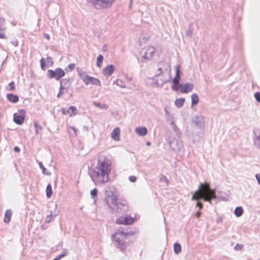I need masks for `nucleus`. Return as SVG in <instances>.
I'll use <instances>...</instances> for the list:
<instances>
[{"mask_svg":"<svg viewBox=\"0 0 260 260\" xmlns=\"http://www.w3.org/2000/svg\"><path fill=\"white\" fill-rule=\"evenodd\" d=\"M112 161L105 156H100L97 165L90 172V176L95 184H103L109 180L111 171Z\"/></svg>","mask_w":260,"mask_h":260,"instance_id":"f257e3e1","label":"nucleus"},{"mask_svg":"<svg viewBox=\"0 0 260 260\" xmlns=\"http://www.w3.org/2000/svg\"><path fill=\"white\" fill-rule=\"evenodd\" d=\"M200 198L211 203L212 199H218L226 201L228 199V196L221 191L217 194L216 190L211 188L209 184L205 182L200 184L198 189L192 195L191 200H198Z\"/></svg>","mask_w":260,"mask_h":260,"instance_id":"f03ea898","label":"nucleus"},{"mask_svg":"<svg viewBox=\"0 0 260 260\" xmlns=\"http://www.w3.org/2000/svg\"><path fill=\"white\" fill-rule=\"evenodd\" d=\"M112 238L116 243V246L123 251L128 244L126 242L127 234L123 231L118 230L112 235Z\"/></svg>","mask_w":260,"mask_h":260,"instance_id":"7ed1b4c3","label":"nucleus"},{"mask_svg":"<svg viewBox=\"0 0 260 260\" xmlns=\"http://www.w3.org/2000/svg\"><path fill=\"white\" fill-rule=\"evenodd\" d=\"M108 207L111 209L113 213L123 214L128 211L129 207L127 202L125 200L113 202Z\"/></svg>","mask_w":260,"mask_h":260,"instance_id":"20e7f679","label":"nucleus"},{"mask_svg":"<svg viewBox=\"0 0 260 260\" xmlns=\"http://www.w3.org/2000/svg\"><path fill=\"white\" fill-rule=\"evenodd\" d=\"M115 1V0H87L88 4L97 10L111 8Z\"/></svg>","mask_w":260,"mask_h":260,"instance_id":"39448f33","label":"nucleus"},{"mask_svg":"<svg viewBox=\"0 0 260 260\" xmlns=\"http://www.w3.org/2000/svg\"><path fill=\"white\" fill-rule=\"evenodd\" d=\"M158 67L156 73L155 74V76L153 78H148L146 80V83L147 84L159 87L162 85V67H161V64L158 63Z\"/></svg>","mask_w":260,"mask_h":260,"instance_id":"423d86ee","label":"nucleus"},{"mask_svg":"<svg viewBox=\"0 0 260 260\" xmlns=\"http://www.w3.org/2000/svg\"><path fill=\"white\" fill-rule=\"evenodd\" d=\"M155 48L151 46L142 48L140 52L142 61L147 62L151 60L155 54Z\"/></svg>","mask_w":260,"mask_h":260,"instance_id":"0eeeda50","label":"nucleus"},{"mask_svg":"<svg viewBox=\"0 0 260 260\" xmlns=\"http://www.w3.org/2000/svg\"><path fill=\"white\" fill-rule=\"evenodd\" d=\"M115 188L113 186H107L105 189V198L104 201L107 206L111 205L117 199V196L114 194Z\"/></svg>","mask_w":260,"mask_h":260,"instance_id":"6e6552de","label":"nucleus"},{"mask_svg":"<svg viewBox=\"0 0 260 260\" xmlns=\"http://www.w3.org/2000/svg\"><path fill=\"white\" fill-rule=\"evenodd\" d=\"M64 76V71L60 68H57L54 70H48L47 72V76L49 79L59 80Z\"/></svg>","mask_w":260,"mask_h":260,"instance_id":"1a4fd4ad","label":"nucleus"},{"mask_svg":"<svg viewBox=\"0 0 260 260\" xmlns=\"http://www.w3.org/2000/svg\"><path fill=\"white\" fill-rule=\"evenodd\" d=\"M165 110L166 113V122L171 126L174 132L176 133V135L178 137H180L181 135V133L179 130V128L174 123V117L173 115L169 113V112L166 109Z\"/></svg>","mask_w":260,"mask_h":260,"instance_id":"9d476101","label":"nucleus"},{"mask_svg":"<svg viewBox=\"0 0 260 260\" xmlns=\"http://www.w3.org/2000/svg\"><path fill=\"white\" fill-rule=\"evenodd\" d=\"M176 75L173 79V85H172V89L173 90L177 91V86L180 83L181 71L180 70V66L177 65L175 67Z\"/></svg>","mask_w":260,"mask_h":260,"instance_id":"9b49d317","label":"nucleus"},{"mask_svg":"<svg viewBox=\"0 0 260 260\" xmlns=\"http://www.w3.org/2000/svg\"><path fill=\"white\" fill-rule=\"evenodd\" d=\"M136 218L132 217L129 215H126L125 216H121L118 218L116 220V222L120 224L130 225L134 223Z\"/></svg>","mask_w":260,"mask_h":260,"instance_id":"f8f14e48","label":"nucleus"},{"mask_svg":"<svg viewBox=\"0 0 260 260\" xmlns=\"http://www.w3.org/2000/svg\"><path fill=\"white\" fill-rule=\"evenodd\" d=\"M204 117L201 115H197L192 119V123L200 129H203L204 127Z\"/></svg>","mask_w":260,"mask_h":260,"instance_id":"ddd939ff","label":"nucleus"},{"mask_svg":"<svg viewBox=\"0 0 260 260\" xmlns=\"http://www.w3.org/2000/svg\"><path fill=\"white\" fill-rule=\"evenodd\" d=\"M193 84L191 83H187L184 84H179L177 86V91L180 89L182 93H187L191 91L193 88Z\"/></svg>","mask_w":260,"mask_h":260,"instance_id":"4468645a","label":"nucleus"},{"mask_svg":"<svg viewBox=\"0 0 260 260\" xmlns=\"http://www.w3.org/2000/svg\"><path fill=\"white\" fill-rule=\"evenodd\" d=\"M253 141L254 146L260 150V129H255L253 131Z\"/></svg>","mask_w":260,"mask_h":260,"instance_id":"2eb2a0df","label":"nucleus"},{"mask_svg":"<svg viewBox=\"0 0 260 260\" xmlns=\"http://www.w3.org/2000/svg\"><path fill=\"white\" fill-rule=\"evenodd\" d=\"M115 70L114 66L109 64L103 69L102 72L105 76H110L113 73Z\"/></svg>","mask_w":260,"mask_h":260,"instance_id":"dca6fc26","label":"nucleus"},{"mask_svg":"<svg viewBox=\"0 0 260 260\" xmlns=\"http://www.w3.org/2000/svg\"><path fill=\"white\" fill-rule=\"evenodd\" d=\"M73 82V78L72 77H69L60 79V84H63V85L67 88V91Z\"/></svg>","mask_w":260,"mask_h":260,"instance_id":"f3484780","label":"nucleus"},{"mask_svg":"<svg viewBox=\"0 0 260 260\" xmlns=\"http://www.w3.org/2000/svg\"><path fill=\"white\" fill-rule=\"evenodd\" d=\"M13 119L14 121L17 124L21 125L22 124L25 119V116L22 114H18L17 113H15L13 115Z\"/></svg>","mask_w":260,"mask_h":260,"instance_id":"a211bd4d","label":"nucleus"},{"mask_svg":"<svg viewBox=\"0 0 260 260\" xmlns=\"http://www.w3.org/2000/svg\"><path fill=\"white\" fill-rule=\"evenodd\" d=\"M85 84L86 85L91 84L92 85H97V86H101V81H100V80H99L98 79L95 78L94 77H91V76H89L88 77V79L86 81Z\"/></svg>","mask_w":260,"mask_h":260,"instance_id":"6ab92c4d","label":"nucleus"},{"mask_svg":"<svg viewBox=\"0 0 260 260\" xmlns=\"http://www.w3.org/2000/svg\"><path fill=\"white\" fill-rule=\"evenodd\" d=\"M169 144L170 147L174 150H178L181 147V144L179 143L176 139H173L172 141H169Z\"/></svg>","mask_w":260,"mask_h":260,"instance_id":"aec40b11","label":"nucleus"},{"mask_svg":"<svg viewBox=\"0 0 260 260\" xmlns=\"http://www.w3.org/2000/svg\"><path fill=\"white\" fill-rule=\"evenodd\" d=\"M76 111V108L74 106H70L68 109L63 108L62 110L63 114L69 115L71 116L73 115H75Z\"/></svg>","mask_w":260,"mask_h":260,"instance_id":"412c9836","label":"nucleus"},{"mask_svg":"<svg viewBox=\"0 0 260 260\" xmlns=\"http://www.w3.org/2000/svg\"><path fill=\"white\" fill-rule=\"evenodd\" d=\"M77 73L80 78L82 80V81L85 83L86 81L87 80L88 77L89 76L87 75L86 73L83 71L79 68H77L76 69Z\"/></svg>","mask_w":260,"mask_h":260,"instance_id":"4be33fe9","label":"nucleus"},{"mask_svg":"<svg viewBox=\"0 0 260 260\" xmlns=\"http://www.w3.org/2000/svg\"><path fill=\"white\" fill-rule=\"evenodd\" d=\"M119 135H120V129L118 127H117V128H115L111 134V138L115 140V141H118L120 139L119 138Z\"/></svg>","mask_w":260,"mask_h":260,"instance_id":"5701e85b","label":"nucleus"},{"mask_svg":"<svg viewBox=\"0 0 260 260\" xmlns=\"http://www.w3.org/2000/svg\"><path fill=\"white\" fill-rule=\"evenodd\" d=\"M147 132V129L145 127H139L136 128V133L141 136H146Z\"/></svg>","mask_w":260,"mask_h":260,"instance_id":"b1692460","label":"nucleus"},{"mask_svg":"<svg viewBox=\"0 0 260 260\" xmlns=\"http://www.w3.org/2000/svg\"><path fill=\"white\" fill-rule=\"evenodd\" d=\"M7 98L9 101L15 103H17L19 100V98L17 95H15L13 93H8L7 94Z\"/></svg>","mask_w":260,"mask_h":260,"instance_id":"393cba45","label":"nucleus"},{"mask_svg":"<svg viewBox=\"0 0 260 260\" xmlns=\"http://www.w3.org/2000/svg\"><path fill=\"white\" fill-rule=\"evenodd\" d=\"M185 99L183 98L177 99L175 101V105L178 108H181L184 104Z\"/></svg>","mask_w":260,"mask_h":260,"instance_id":"a878e982","label":"nucleus"},{"mask_svg":"<svg viewBox=\"0 0 260 260\" xmlns=\"http://www.w3.org/2000/svg\"><path fill=\"white\" fill-rule=\"evenodd\" d=\"M68 253H69L68 250L67 249H63L61 253L58 255L55 258H54L52 260H59L61 258L63 257L64 256H66L67 255H68Z\"/></svg>","mask_w":260,"mask_h":260,"instance_id":"bb28decb","label":"nucleus"},{"mask_svg":"<svg viewBox=\"0 0 260 260\" xmlns=\"http://www.w3.org/2000/svg\"><path fill=\"white\" fill-rule=\"evenodd\" d=\"M12 216V212L10 210H6L5 215L4 218V222L6 223H8L10 221L11 217Z\"/></svg>","mask_w":260,"mask_h":260,"instance_id":"cd10ccee","label":"nucleus"},{"mask_svg":"<svg viewBox=\"0 0 260 260\" xmlns=\"http://www.w3.org/2000/svg\"><path fill=\"white\" fill-rule=\"evenodd\" d=\"M243 213V210L242 207H237L234 210V214L237 217H240Z\"/></svg>","mask_w":260,"mask_h":260,"instance_id":"c85d7f7f","label":"nucleus"},{"mask_svg":"<svg viewBox=\"0 0 260 260\" xmlns=\"http://www.w3.org/2000/svg\"><path fill=\"white\" fill-rule=\"evenodd\" d=\"M191 99L192 106L197 104L199 101L198 95L196 93H193L191 95Z\"/></svg>","mask_w":260,"mask_h":260,"instance_id":"c756f323","label":"nucleus"},{"mask_svg":"<svg viewBox=\"0 0 260 260\" xmlns=\"http://www.w3.org/2000/svg\"><path fill=\"white\" fill-rule=\"evenodd\" d=\"M114 84H116L117 86H119L121 88H125V84L123 81L121 79H116L115 81L113 82Z\"/></svg>","mask_w":260,"mask_h":260,"instance_id":"7c9ffc66","label":"nucleus"},{"mask_svg":"<svg viewBox=\"0 0 260 260\" xmlns=\"http://www.w3.org/2000/svg\"><path fill=\"white\" fill-rule=\"evenodd\" d=\"M174 251L176 254L179 253L181 251V245L178 243H175L174 244Z\"/></svg>","mask_w":260,"mask_h":260,"instance_id":"2f4dec72","label":"nucleus"},{"mask_svg":"<svg viewBox=\"0 0 260 260\" xmlns=\"http://www.w3.org/2000/svg\"><path fill=\"white\" fill-rule=\"evenodd\" d=\"M39 165L42 171V173L44 175H46L47 176H50L51 175V173L46 170V168L44 167L43 164L41 162H39Z\"/></svg>","mask_w":260,"mask_h":260,"instance_id":"473e14b6","label":"nucleus"},{"mask_svg":"<svg viewBox=\"0 0 260 260\" xmlns=\"http://www.w3.org/2000/svg\"><path fill=\"white\" fill-rule=\"evenodd\" d=\"M52 194V189L51 184L47 185L46 187V196L48 198H50Z\"/></svg>","mask_w":260,"mask_h":260,"instance_id":"72a5a7b5","label":"nucleus"},{"mask_svg":"<svg viewBox=\"0 0 260 260\" xmlns=\"http://www.w3.org/2000/svg\"><path fill=\"white\" fill-rule=\"evenodd\" d=\"M92 104L96 107H98L101 109H107L108 108V106L106 104H101L99 103H97L96 102H93Z\"/></svg>","mask_w":260,"mask_h":260,"instance_id":"f704fd0d","label":"nucleus"},{"mask_svg":"<svg viewBox=\"0 0 260 260\" xmlns=\"http://www.w3.org/2000/svg\"><path fill=\"white\" fill-rule=\"evenodd\" d=\"M104 57L102 55L100 54L97 57L96 66L99 68H101L103 61Z\"/></svg>","mask_w":260,"mask_h":260,"instance_id":"c9c22d12","label":"nucleus"},{"mask_svg":"<svg viewBox=\"0 0 260 260\" xmlns=\"http://www.w3.org/2000/svg\"><path fill=\"white\" fill-rule=\"evenodd\" d=\"M90 194L94 201L98 199V190L96 188H94L90 191Z\"/></svg>","mask_w":260,"mask_h":260,"instance_id":"e433bc0d","label":"nucleus"},{"mask_svg":"<svg viewBox=\"0 0 260 260\" xmlns=\"http://www.w3.org/2000/svg\"><path fill=\"white\" fill-rule=\"evenodd\" d=\"M34 125L35 128V133L36 134H38L39 131H41L42 129V127L38 123L37 121H35Z\"/></svg>","mask_w":260,"mask_h":260,"instance_id":"4c0bfd02","label":"nucleus"},{"mask_svg":"<svg viewBox=\"0 0 260 260\" xmlns=\"http://www.w3.org/2000/svg\"><path fill=\"white\" fill-rule=\"evenodd\" d=\"M75 68V64L74 63L69 64L67 68L65 69V71L67 72H71Z\"/></svg>","mask_w":260,"mask_h":260,"instance_id":"58836bf2","label":"nucleus"},{"mask_svg":"<svg viewBox=\"0 0 260 260\" xmlns=\"http://www.w3.org/2000/svg\"><path fill=\"white\" fill-rule=\"evenodd\" d=\"M46 64L50 67L52 66L53 64V59L51 57H47L46 58Z\"/></svg>","mask_w":260,"mask_h":260,"instance_id":"ea45409f","label":"nucleus"},{"mask_svg":"<svg viewBox=\"0 0 260 260\" xmlns=\"http://www.w3.org/2000/svg\"><path fill=\"white\" fill-rule=\"evenodd\" d=\"M41 68L43 70H45V67L46 66V62L44 61V58H42L40 60Z\"/></svg>","mask_w":260,"mask_h":260,"instance_id":"a19ab883","label":"nucleus"},{"mask_svg":"<svg viewBox=\"0 0 260 260\" xmlns=\"http://www.w3.org/2000/svg\"><path fill=\"white\" fill-rule=\"evenodd\" d=\"M56 216V215H53L52 214V212L51 211L50 214L49 215H48L46 218V219H45L46 222L48 223L50 221H51V220L52 219V217H53L54 216Z\"/></svg>","mask_w":260,"mask_h":260,"instance_id":"79ce46f5","label":"nucleus"},{"mask_svg":"<svg viewBox=\"0 0 260 260\" xmlns=\"http://www.w3.org/2000/svg\"><path fill=\"white\" fill-rule=\"evenodd\" d=\"M9 87H10L9 89H8L9 90L13 91L15 88V84L14 82L12 81L9 84Z\"/></svg>","mask_w":260,"mask_h":260,"instance_id":"37998d69","label":"nucleus"},{"mask_svg":"<svg viewBox=\"0 0 260 260\" xmlns=\"http://www.w3.org/2000/svg\"><path fill=\"white\" fill-rule=\"evenodd\" d=\"M254 98L255 100L258 102H260V92H257L254 93Z\"/></svg>","mask_w":260,"mask_h":260,"instance_id":"c03bdc74","label":"nucleus"},{"mask_svg":"<svg viewBox=\"0 0 260 260\" xmlns=\"http://www.w3.org/2000/svg\"><path fill=\"white\" fill-rule=\"evenodd\" d=\"M243 245L237 244L235 246L234 249L236 250H241L243 248Z\"/></svg>","mask_w":260,"mask_h":260,"instance_id":"a18cd8bd","label":"nucleus"},{"mask_svg":"<svg viewBox=\"0 0 260 260\" xmlns=\"http://www.w3.org/2000/svg\"><path fill=\"white\" fill-rule=\"evenodd\" d=\"M200 199H201L200 198ZM199 200H200V199H199L198 200H197V202L196 203V206L199 207L200 209H201L203 208V205L201 202H199L198 201Z\"/></svg>","mask_w":260,"mask_h":260,"instance_id":"49530a36","label":"nucleus"},{"mask_svg":"<svg viewBox=\"0 0 260 260\" xmlns=\"http://www.w3.org/2000/svg\"><path fill=\"white\" fill-rule=\"evenodd\" d=\"M137 178L135 176H131L129 177V180L132 182H136Z\"/></svg>","mask_w":260,"mask_h":260,"instance_id":"de8ad7c7","label":"nucleus"},{"mask_svg":"<svg viewBox=\"0 0 260 260\" xmlns=\"http://www.w3.org/2000/svg\"><path fill=\"white\" fill-rule=\"evenodd\" d=\"M186 34L187 36H191L192 34V31L190 28L186 30Z\"/></svg>","mask_w":260,"mask_h":260,"instance_id":"09e8293b","label":"nucleus"},{"mask_svg":"<svg viewBox=\"0 0 260 260\" xmlns=\"http://www.w3.org/2000/svg\"><path fill=\"white\" fill-rule=\"evenodd\" d=\"M255 178L256 179V180L257 181L258 183L260 185V174H256L255 175Z\"/></svg>","mask_w":260,"mask_h":260,"instance_id":"8fccbe9b","label":"nucleus"},{"mask_svg":"<svg viewBox=\"0 0 260 260\" xmlns=\"http://www.w3.org/2000/svg\"><path fill=\"white\" fill-rule=\"evenodd\" d=\"M63 89L67 90V88L63 85V84H60L59 90L60 91H63Z\"/></svg>","mask_w":260,"mask_h":260,"instance_id":"3c124183","label":"nucleus"},{"mask_svg":"<svg viewBox=\"0 0 260 260\" xmlns=\"http://www.w3.org/2000/svg\"><path fill=\"white\" fill-rule=\"evenodd\" d=\"M14 150L16 152H19L20 150L19 147L18 146H15L14 148Z\"/></svg>","mask_w":260,"mask_h":260,"instance_id":"603ef678","label":"nucleus"},{"mask_svg":"<svg viewBox=\"0 0 260 260\" xmlns=\"http://www.w3.org/2000/svg\"><path fill=\"white\" fill-rule=\"evenodd\" d=\"M43 37L46 38V39L47 40H49L50 39V36L48 34H44L43 35Z\"/></svg>","mask_w":260,"mask_h":260,"instance_id":"864d4df0","label":"nucleus"},{"mask_svg":"<svg viewBox=\"0 0 260 260\" xmlns=\"http://www.w3.org/2000/svg\"><path fill=\"white\" fill-rule=\"evenodd\" d=\"M201 213L200 211H198L196 213V216L198 217V218H199L200 216H201Z\"/></svg>","mask_w":260,"mask_h":260,"instance_id":"5fc2aeb1","label":"nucleus"},{"mask_svg":"<svg viewBox=\"0 0 260 260\" xmlns=\"http://www.w3.org/2000/svg\"><path fill=\"white\" fill-rule=\"evenodd\" d=\"M63 91H59V92H58V94H57V96L58 98H59V96H60L61 95H62V94H63Z\"/></svg>","mask_w":260,"mask_h":260,"instance_id":"6e6d98bb","label":"nucleus"},{"mask_svg":"<svg viewBox=\"0 0 260 260\" xmlns=\"http://www.w3.org/2000/svg\"><path fill=\"white\" fill-rule=\"evenodd\" d=\"M83 129L85 131H88L89 128H88V127H87V126L84 125L83 127Z\"/></svg>","mask_w":260,"mask_h":260,"instance_id":"4d7b16f0","label":"nucleus"},{"mask_svg":"<svg viewBox=\"0 0 260 260\" xmlns=\"http://www.w3.org/2000/svg\"><path fill=\"white\" fill-rule=\"evenodd\" d=\"M5 35L3 32H0V38H4Z\"/></svg>","mask_w":260,"mask_h":260,"instance_id":"13d9d810","label":"nucleus"},{"mask_svg":"<svg viewBox=\"0 0 260 260\" xmlns=\"http://www.w3.org/2000/svg\"><path fill=\"white\" fill-rule=\"evenodd\" d=\"M12 43L15 46H17L18 45V41H15L14 42H12Z\"/></svg>","mask_w":260,"mask_h":260,"instance_id":"bf43d9fd","label":"nucleus"},{"mask_svg":"<svg viewBox=\"0 0 260 260\" xmlns=\"http://www.w3.org/2000/svg\"><path fill=\"white\" fill-rule=\"evenodd\" d=\"M163 180H164V182H166L167 183H168V180L167 179V178L164 176V178H163Z\"/></svg>","mask_w":260,"mask_h":260,"instance_id":"052dcab7","label":"nucleus"},{"mask_svg":"<svg viewBox=\"0 0 260 260\" xmlns=\"http://www.w3.org/2000/svg\"><path fill=\"white\" fill-rule=\"evenodd\" d=\"M126 79L127 81H129L131 80V78L129 77H126Z\"/></svg>","mask_w":260,"mask_h":260,"instance_id":"680f3d73","label":"nucleus"},{"mask_svg":"<svg viewBox=\"0 0 260 260\" xmlns=\"http://www.w3.org/2000/svg\"><path fill=\"white\" fill-rule=\"evenodd\" d=\"M146 145H148V146H149V145H150V143L149 142H147L146 143Z\"/></svg>","mask_w":260,"mask_h":260,"instance_id":"e2e57ef3","label":"nucleus"}]
</instances>
